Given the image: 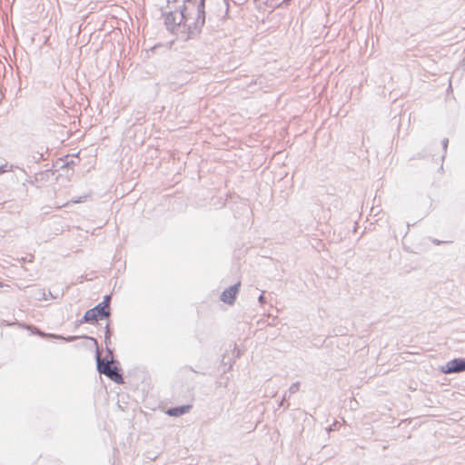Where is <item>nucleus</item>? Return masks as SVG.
Segmentation results:
<instances>
[{
    "instance_id": "obj_1",
    "label": "nucleus",
    "mask_w": 465,
    "mask_h": 465,
    "mask_svg": "<svg viewBox=\"0 0 465 465\" xmlns=\"http://www.w3.org/2000/svg\"><path fill=\"white\" fill-rule=\"evenodd\" d=\"M96 360L97 371L101 374H104L106 377L118 384L124 383V378L117 367L113 366L110 361L101 359L99 354H97Z\"/></svg>"
},
{
    "instance_id": "obj_2",
    "label": "nucleus",
    "mask_w": 465,
    "mask_h": 465,
    "mask_svg": "<svg viewBox=\"0 0 465 465\" xmlns=\"http://www.w3.org/2000/svg\"><path fill=\"white\" fill-rule=\"evenodd\" d=\"M440 371L445 374L465 371V359L455 358L451 361H449L445 365L440 367Z\"/></svg>"
},
{
    "instance_id": "obj_3",
    "label": "nucleus",
    "mask_w": 465,
    "mask_h": 465,
    "mask_svg": "<svg viewBox=\"0 0 465 465\" xmlns=\"http://www.w3.org/2000/svg\"><path fill=\"white\" fill-rule=\"evenodd\" d=\"M240 282L229 287L222 292L221 300L228 304H232L239 291Z\"/></svg>"
},
{
    "instance_id": "obj_4",
    "label": "nucleus",
    "mask_w": 465,
    "mask_h": 465,
    "mask_svg": "<svg viewBox=\"0 0 465 465\" xmlns=\"http://www.w3.org/2000/svg\"><path fill=\"white\" fill-rule=\"evenodd\" d=\"M110 301L111 296L105 295L104 301L98 303L96 306H94L95 311H97L98 313H100V319H103L104 317H108L110 315V311L108 309Z\"/></svg>"
},
{
    "instance_id": "obj_5",
    "label": "nucleus",
    "mask_w": 465,
    "mask_h": 465,
    "mask_svg": "<svg viewBox=\"0 0 465 465\" xmlns=\"http://www.w3.org/2000/svg\"><path fill=\"white\" fill-rule=\"evenodd\" d=\"M98 319H100V313H98L94 307L85 312L82 322H91L97 321Z\"/></svg>"
},
{
    "instance_id": "obj_6",
    "label": "nucleus",
    "mask_w": 465,
    "mask_h": 465,
    "mask_svg": "<svg viewBox=\"0 0 465 465\" xmlns=\"http://www.w3.org/2000/svg\"><path fill=\"white\" fill-rule=\"evenodd\" d=\"M189 409H190L189 405L175 407V408L169 409L167 411V414L170 416L178 417V416L183 415L186 412H188Z\"/></svg>"
},
{
    "instance_id": "obj_7",
    "label": "nucleus",
    "mask_w": 465,
    "mask_h": 465,
    "mask_svg": "<svg viewBox=\"0 0 465 465\" xmlns=\"http://www.w3.org/2000/svg\"><path fill=\"white\" fill-rule=\"evenodd\" d=\"M299 389H300V382L296 381L289 387V392H290V394H294L299 391Z\"/></svg>"
},
{
    "instance_id": "obj_8",
    "label": "nucleus",
    "mask_w": 465,
    "mask_h": 465,
    "mask_svg": "<svg viewBox=\"0 0 465 465\" xmlns=\"http://www.w3.org/2000/svg\"><path fill=\"white\" fill-rule=\"evenodd\" d=\"M12 166L8 165L7 163L0 165V174L5 173L6 172H11Z\"/></svg>"
},
{
    "instance_id": "obj_9",
    "label": "nucleus",
    "mask_w": 465,
    "mask_h": 465,
    "mask_svg": "<svg viewBox=\"0 0 465 465\" xmlns=\"http://www.w3.org/2000/svg\"><path fill=\"white\" fill-rule=\"evenodd\" d=\"M109 338H110V329H109V324H107L105 327V341L109 340Z\"/></svg>"
},
{
    "instance_id": "obj_10",
    "label": "nucleus",
    "mask_w": 465,
    "mask_h": 465,
    "mask_svg": "<svg viewBox=\"0 0 465 465\" xmlns=\"http://www.w3.org/2000/svg\"><path fill=\"white\" fill-rule=\"evenodd\" d=\"M448 143H449V140H448L447 138H444V139L442 140V146H443L444 151H446V150H447Z\"/></svg>"
},
{
    "instance_id": "obj_11",
    "label": "nucleus",
    "mask_w": 465,
    "mask_h": 465,
    "mask_svg": "<svg viewBox=\"0 0 465 465\" xmlns=\"http://www.w3.org/2000/svg\"><path fill=\"white\" fill-rule=\"evenodd\" d=\"M258 300H259V302H260L261 303H263V302H264V295H263V293H262V294L259 296V299H258Z\"/></svg>"
},
{
    "instance_id": "obj_12",
    "label": "nucleus",
    "mask_w": 465,
    "mask_h": 465,
    "mask_svg": "<svg viewBox=\"0 0 465 465\" xmlns=\"http://www.w3.org/2000/svg\"><path fill=\"white\" fill-rule=\"evenodd\" d=\"M173 17V14H169L166 17V24L169 25L170 24V19Z\"/></svg>"
},
{
    "instance_id": "obj_13",
    "label": "nucleus",
    "mask_w": 465,
    "mask_h": 465,
    "mask_svg": "<svg viewBox=\"0 0 465 465\" xmlns=\"http://www.w3.org/2000/svg\"><path fill=\"white\" fill-rule=\"evenodd\" d=\"M33 258H34V256H33V255H30V256H29V258H25V259H24V261H25H25H28V262H33Z\"/></svg>"
},
{
    "instance_id": "obj_14",
    "label": "nucleus",
    "mask_w": 465,
    "mask_h": 465,
    "mask_svg": "<svg viewBox=\"0 0 465 465\" xmlns=\"http://www.w3.org/2000/svg\"><path fill=\"white\" fill-rule=\"evenodd\" d=\"M181 16H182V18H181V21L178 23V25H180L182 23V21L183 20V18H184L183 13L181 14Z\"/></svg>"
},
{
    "instance_id": "obj_15",
    "label": "nucleus",
    "mask_w": 465,
    "mask_h": 465,
    "mask_svg": "<svg viewBox=\"0 0 465 465\" xmlns=\"http://www.w3.org/2000/svg\"><path fill=\"white\" fill-rule=\"evenodd\" d=\"M74 339H75L74 337H69V338L67 339V341H73V340H74Z\"/></svg>"
},
{
    "instance_id": "obj_16",
    "label": "nucleus",
    "mask_w": 465,
    "mask_h": 465,
    "mask_svg": "<svg viewBox=\"0 0 465 465\" xmlns=\"http://www.w3.org/2000/svg\"><path fill=\"white\" fill-rule=\"evenodd\" d=\"M38 333H39V335H41V336H45V334H44L43 332H41V331H38Z\"/></svg>"
},
{
    "instance_id": "obj_17",
    "label": "nucleus",
    "mask_w": 465,
    "mask_h": 465,
    "mask_svg": "<svg viewBox=\"0 0 465 465\" xmlns=\"http://www.w3.org/2000/svg\"><path fill=\"white\" fill-rule=\"evenodd\" d=\"M2 286V282H0V287Z\"/></svg>"
}]
</instances>
